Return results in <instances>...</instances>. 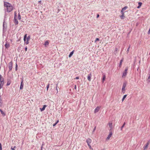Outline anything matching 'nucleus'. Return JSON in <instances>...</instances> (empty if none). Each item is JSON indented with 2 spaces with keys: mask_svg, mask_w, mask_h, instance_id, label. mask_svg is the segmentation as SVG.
<instances>
[{
  "mask_svg": "<svg viewBox=\"0 0 150 150\" xmlns=\"http://www.w3.org/2000/svg\"><path fill=\"white\" fill-rule=\"evenodd\" d=\"M4 6L5 8V10L6 9V11L8 13L10 12L13 9V7L11 4L8 2L4 1Z\"/></svg>",
  "mask_w": 150,
  "mask_h": 150,
  "instance_id": "f257e3e1",
  "label": "nucleus"
},
{
  "mask_svg": "<svg viewBox=\"0 0 150 150\" xmlns=\"http://www.w3.org/2000/svg\"><path fill=\"white\" fill-rule=\"evenodd\" d=\"M6 15H5V16H4V20L3 22V35L4 33H5L6 30V28H7V25H6V26H5V19L6 18Z\"/></svg>",
  "mask_w": 150,
  "mask_h": 150,
  "instance_id": "f03ea898",
  "label": "nucleus"
},
{
  "mask_svg": "<svg viewBox=\"0 0 150 150\" xmlns=\"http://www.w3.org/2000/svg\"><path fill=\"white\" fill-rule=\"evenodd\" d=\"M9 66V71H11L12 68H13V62L12 61H11L8 64Z\"/></svg>",
  "mask_w": 150,
  "mask_h": 150,
  "instance_id": "7ed1b4c3",
  "label": "nucleus"
},
{
  "mask_svg": "<svg viewBox=\"0 0 150 150\" xmlns=\"http://www.w3.org/2000/svg\"><path fill=\"white\" fill-rule=\"evenodd\" d=\"M5 41H6V43L5 45V47L6 48L8 49L10 47V44L7 42V39H6Z\"/></svg>",
  "mask_w": 150,
  "mask_h": 150,
  "instance_id": "20e7f679",
  "label": "nucleus"
},
{
  "mask_svg": "<svg viewBox=\"0 0 150 150\" xmlns=\"http://www.w3.org/2000/svg\"><path fill=\"white\" fill-rule=\"evenodd\" d=\"M128 70V68H126L125 69V71L123 72L122 77L125 76H126L127 73V71Z\"/></svg>",
  "mask_w": 150,
  "mask_h": 150,
  "instance_id": "39448f33",
  "label": "nucleus"
},
{
  "mask_svg": "<svg viewBox=\"0 0 150 150\" xmlns=\"http://www.w3.org/2000/svg\"><path fill=\"white\" fill-rule=\"evenodd\" d=\"M110 130L109 134L106 138L107 140H109L110 137H111L112 135V131H110Z\"/></svg>",
  "mask_w": 150,
  "mask_h": 150,
  "instance_id": "423d86ee",
  "label": "nucleus"
},
{
  "mask_svg": "<svg viewBox=\"0 0 150 150\" xmlns=\"http://www.w3.org/2000/svg\"><path fill=\"white\" fill-rule=\"evenodd\" d=\"M86 141L88 145H89L90 144H91L92 141L91 139L88 138L87 139Z\"/></svg>",
  "mask_w": 150,
  "mask_h": 150,
  "instance_id": "0eeeda50",
  "label": "nucleus"
},
{
  "mask_svg": "<svg viewBox=\"0 0 150 150\" xmlns=\"http://www.w3.org/2000/svg\"><path fill=\"white\" fill-rule=\"evenodd\" d=\"M149 141L148 142L144 145V149L143 150H145L147 148L149 144Z\"/></svg>",
  "mask_w": 150,
  "mask_h": 150,
  "instance_id": "6e6552de",
  "label": "nucleus"
},
{
  "mask_svg": "<svg viewBox=\"0 0 150 150\" xmlns=\"http://www.w3.org/2000/svg\"><path fill=\"white\" fill-rule=\"evenodd\" d=\"M92 76V74L91 73H90V74H89L88 75V76H87V79L88 81H91V78Z\"/></svg>",
  "mask_w": 150,
  "mask_h": 150,
  "instance_id": "1a4fd4ad",
  "label": "nucleus"
},
{
  "mask_svg": "<svg viewBox=\"0 0 150 150\" xmlns=\"http://www.w3.org/2000/svg\"><path fill=\"white\" fill-rule=\"evenodd\" d=\"M23 85H24V83H23V80H22L21 82L20 86V90L22 89L23 87Z\"/></svg>",
  "mask_w": 150,
  "mask_h": 150,
  "instance_id": "9d476101",
  "label": "nucleus"
},
{
  "mask_svg": "<svg viewBox=\"0 0 150 150\" xmlns=\"http://www.w3.org/2000/svg\"><path fill=\"white\" fill-rule=\"evenodd\" d=\"M7 80V83L6 84V86H8L10 84L11 82V79L10 78H8Z\"/></svg>",
  "mask_w": 150,
  "mask_h": 150,
  "instance_id": "9b49d317",
  "label": "nucleus"
},
{
  "mask_svg": "<svg viewBox=\"0 0 150 150\" xmlns=\"http://www.w3.org/2000/svg\"><path fill=\"white\" fill-rule=\"evenodd\" d=\"M47 105H43V107L42 108H40L41 111H44L45 110V108L47 107Z\"/></svg>",
  "mask_w": 150,
  "mask_h": 150,
  "instance_id": "f8f14e48",
  "label": "nucleus"
},
{
  "mask_svg": "<svg viewBox=\"0 0 150 150\" xmlns=\"http://www.w3.org/2000/svg\"><path fill=\"white\" fill-rule=\"evenodd\" d=\"M0 82H4V79L1 74H0Z\"/></svg>",
  "mask_w": 150,
  "mask_h": 150,
  "instance_id": "ddd939ff",
  "label": "nucleus"
},
{
  "mask_svg": "<svg viewBox=\"0 0 150 150\" xmlns=\"http://www.w3.org/2000/svg\"><path fill=\"white\" fill-rule=\"evenodd\" d=\"M100 109V108L98 107H97L95 109L94 113H96L98 112Z\"/></svg>",
  "mask_w": 150,
  "mask_h": 150,
  "instance_id": "4468645a",
  "label": "nucleus"
},
{
  "mask_svg": "<svg viewBox=\"0 0 150 150\" xmlns=\"http://www.w3.org/2000/svg\"><path fill=\"white\" fill-rule=\"evenodd\" d=\"M0 111L2 114L3 117H4L6 115V113L4 112L1 109H0Z\"/></svg>",
  "mask_w": 150,
  "mask_h": 150,
  "instance_id": "2eb2a0df",
  "label": "nucleus"
},
{
  "mask_svg": "<svg viewBox=\"0 0 150 150\" xmlns=\"http://www.w3.org/2000/svg\"><path fill=\"white\" fill-rule=\"evenodd\" d=\"M14 22L15 23V25H16L18 24V21L16 18H14Z\"/></svg>",
  "mask_w": 150,
  "mask_h": 150,
  "instance_id": "dca6fc26",
  "label": "nucleus"
},
{
  "mask_svg": "<svg viewBox=\"0 0 150 150\" xmlns=\"http://www.w3.org/2000/svg\"><path fill=\"white\" fill-rule=\"evenodd\" d=\"M123 61V59H121L120 61V63L119 65V67L120 68L121 67L122 62Z\"/></svg>",
  "mask_w": 150,
  "mask_h": 150,
  "instance_id": "f3484780",
  "label": "nucleus"
},
{
  "mask_svg": "<svg viewBox=\"0 0 150 150\" xmlns=\"http://www.w3.org/2000/svg\"><path fill=\"white\" fill-rule=\"evenodd\" d=\"M142 4V3L141 2H139L138 3V6H137V8H140L141 5Z\"/></svg>",
  "mask_w": 150,
  "mask_h": 150,
  "instance_id": "a211bd4d",
  "label": "nucleus"
},
{
  "mask_svg": "<svg viewBox=\"0 0 150 150\" xmlns=\"http://www.w3.org/2000/svg\"><path fill=\"white\" fill-rule=\"evenodd\" d=\"M74 52V50H73L69 54V57H71V56L73 54Z\"/></svg>",
  "mask_w": 150,
  "mask_h": 150,
  "instance_id": "6ab92c4d",
  "label": "nucleus"
},
{
  "mask_svg": "<svg viewBox=\"0 0 150 150\" xmlns=\"http://www.w3.org/2000/svg\"><path fill=\"white\" fill-rule=\"evenodd\" d=\"M127 84V82H126L125 81V82H124L123 83L122 87L125 88Z\"/></svg>",
  "mask_w": 150,
  "mask_h": 150,
  "instance_id": "aec40b11",
  "label": "nucleus"
},
{
  "mask_svg": "<svg viewBox=\"0 0 150 150\" xmlns=\"http://www.w3.org/2000/svg\"><path fill=\"white\" fill-rule=\"evenodd\" d=\"M2 101V98L1 96L0 95V107L2 105V103L1 102Z\"/></svg>",
  "mask_w": 150,
  "mask_h": 150,
  "instance_id": "412c9836",
  "label": "nucleus"
},
{
  "mask_svg": "<svg viewBox=\"0 0 150 150\" xmlns=\"http://www.w3.org/2000/svg\"><path fill=\"white\" fill-rule=\"evenodd\" d=\"M120 17L121 19H123L125 17L124 16V13H123L122 14V15L120 16Z\"/></svg>",
  "mask_w": 150,
  "mask_h": 150,
  "instance_id": "4be33fe9",
  "label": "nucleus"
},
{
  "mask_svg": "<svg viewBox=\"0 0 150 150\" xmlns=\"http://www.w3.org/2000/svg\"><path fill=\"white\" fill-rule=\"evenodd\" d=\"M4 84V82H0V89H1L3 86Z\"/></svg>",
  "mask_w": 150,
  "mask_h": 150,
  "instance_id": "5701e85b",
  "label": "nucleus"
},
{
  "mask_svg": "<svg viewBox=\"0 0 150 150\" xmlns=\"http://www.w3.org/2000/svg\"><path fill=\"white\" fill-rule=\"evenodd\" d=\"M27 34H25L24 36V38H23L24 42H25L26 41V40L27 39Z\"/></svg>",
  "mask_w": 150,
  "mask_h": 150,
  "instance_id": "b1692460",
  "label": "nucleus"
},
{
  "mask_svg": "<svg viewBox=\"0 0 150 150\" xmlns=\"http://www.w3.org/2000/svg\"><path fill=\"white\" fill-rule=\"evenodd\" d=\"M127 96V95L126 94L124 96L122 99V101L123 102L124 100H125V98Z\"/></svg>",
  "mask_w": 150,
  "mask_h": 150,
  "instance_id": "393cba45",
  "label": "nucleus"
},
{
  "mask_svg": "<svg viewBox=\"0 0 150 150\" xmlns=\"http://www.w3.org/2000/svg\"><path fill=\"white\" fill-rule=\"evenodd\" d=\"M106 76L105 75H103L102 78V81L103 82L105 80Z\"/></svg>",
  "mask_w": 150,
  "mask_h": 150,
  "instance_id": "a878e982",
  "label": "nucleus"
},
{
  "mask_svg": "<svg viewBox=\"0 0 150 150\" xmlns=\"http://www.w3.org/2000/svg\"><path fill=\"white\" fill-rule=\"evenodd\" d=\"M49 45V42L48 41H46V42H45V44H44V45L45 46L46 45Z\"/></svg>",
  "mask_w": 150,
  "mask_h": 150,
  "instance_id": "bb28decb",
  "label": "nucleus"
},
{
  "mask_svg": "<svg viewBox=\"0 0 150 150\" xmlns=\"http://www.w3.org/2000/svg\"><path fill=\"white\" fill-rule=\"evenodd\" d=\"M125 125V122H124L123 123V125L121 127V130L122 131V128H123V127H124Z\"/></svg>",
  "mask_w": 150,
  "mask_h": 150,
  "instance_id": "cd10ccee",
  "label": "nucleus"
},
{
  "mask_svg": "<svg viewBox=\"0 0 150 150\" xmlns=\"http://www.w3.org/2000/svg\"><path fill=\"white\" fill-rule=\"evenodd\" d=\"M18 17L19 20H21V17L19 13L18 14Z\"/></svg>",
  "mask_w": 150,
  "mask_h": 150,
  "instance_id": "c85d7f7f",
  "label": "nucleus"
},
{
  "mask_svg": "<svg viewBox=\"0 0 150 150\" xmlns=\"http://www.w3.org/2000/svg\"><path fill=\"white\" fill-rule=\"evenodd\" d=\"M109 127L110 128H111V129L112 128V123H109Z\"/></svg>",
  "mask_w": 150,
  "mask_h": 150,
  "instance_id": "c756f323",
  "label": "nucleus"
},
{
  "mask_svg": "<svg viewBox=\"0 0 150 150\" xmlns=\"http://www.w3.org/2000/svg\"><path fill=\"white\" fill-rule=\"evenodd\" d=\"M130 47V45H129V47H128V48H127V53H128V52H129V50Z\"/></svg>",
  "mask_w": 150,
  "mask_h": 150,
  "instance_id": "7c9ffc66",
  "label": "nucleus"
},
{
  "mask_svg": "<svg viewBox=\"0 0 150 150\" xmlns=\"http://www.w3.org/2000/svg\"><path fill=\"white\" fill-rule=\"evenodd\" d=\"M127 8V6H125V7L122 8V10L124 11V10H126Z\"/></svg>",
  "mask_w": 150,
  "mask_h": 150,
  "instance_id": "2f4dec72",
  "label": "nucleus"
},
{
  "mask_svg": "<svg viewBox=\"0 0 150 150\" xmlns=\"http://www.w3.org/2000/svg\"><path fill=\"white\" fill-rule=\"evenodd\" d=\"M29 40H26V41L25 42V43L26 45L28 44L29 42Z\"/></svg>",
  "mask_w": 150,
  "mask_h": 150,
  "instance_id": "473e14b6",
  "label": "nucleus"
},
{
  "mask_svg": "<svg viewBox=\"0 0 150 150\" xmlns=\"http://www.w3.org/2000/svg\"><path fill=\"white\" fill-rule=\"evenodd\" d=\"M17 16L16 11H15L14 13V18H16V17Z\"/></svg>",
  "mask_w": 150,
  "mask_h": 150,
  "instance_id": "72a5a7b5",
  "label": "nucleus"
},
{
  "mask_svg": "<svg viewBox=\"0 0 150 150\" xmlns=\"http://www.w3.org/2000/svg\"><path fill=\"white\" fill-rule=\"evenodd\" d=\"M16 147V146H14L13 147L12 146H11V149H12V150H15V148Z\"/></svg>",
  "mask_w": 150,
  "mask_h": 150,
  "instance_id": "f704fd0d",
  "label": "nucleus"
},
{
  "mask_svg": "<svg viewBox=\"0 0 150 150\" xmlns=\"http://www.w3.org/2000/svg\"><path fill=\"white\" fill-rule=\"evenodd\" d=\"M30 38V35H28L27 38V40H29Z\"/></svg>",
  "mask_w": 150,
  "mask_h": 150,
  "instance_id": "c9c22d12",
  "label": "nucleus"
},
{
  "mask_svg": "<svg viewBox=\"0 0 150 150\" xmlns=\"http://www.w3.org/2000/svg\"><path fill=\"white\" fill-rule=\"evenodd\" d=\"M57 85H58V84H56V90L57 91V93H58V89H57Z\"/></svg>",
  "mask_w": 150,
  "mask_h": 150,
  "instance_id": "e433bc0d",
  "label": "nucleus"
},
{
  "mask_svg": "<svg viewBox=\"0 0 150 150\" xmlns=\"http://www.w3.org/2000/svg\"><path fill=\"white\" fill-rule=\"evenodd\" d=\"M96 126H95L93 130V132H92V133H94V132H95V131L96 129Z\"/></svg>",
  "mask_w": 150,
  "mask_h": 150,
  "instance_id": "4c0bfd02",
  "label": "nucleus"
},
{
  "mask_svg": "<svg viewBox=\"0 0 150 150\" xmlns=\"http://www.w3.org/2000/svg\"><path fill=\"white\" fill-rule=\"evenodd\" d=\"M99 41V39L98 38H96V40L95 41V42H96L97 41Z\"/></svg>",
  "mask_w": 150,
  "mask_h": 150,
  "instance_id": "58836bf2",
  "label": "nucleus"
},
{
  "mask_svg": "<svg viewBox=\"0 0 150 150\" xmlns=\"http://www.w3.org/2000/svg\"><path fill=\"white\" fill-rule=\"evenodd\" d=\"M16 70L17 71L18 69V65L17 64V63L16 64Z\"/></svg>",
  "mask_w": 150,
  "mask_h": 150,
  "instance_id": "ea45409f",
  "label": "nucleus"
},
{
  "mask_svg": "<svg viewBox=\"0 0 150 150\" xmlns=\"http://www.w3.org/2000/svg\"><path fill=\"white\" fill-rule=\"evenodd\" d=\"M49 86H50V84L49 83H48V85H47V91L48 90V89L49 88Z\"/></svg>",
  "mask_w": 150,
  "mask_h": 150,
  "instance_id": "a19ab883",
  "label": "nucleus"
},
{
  "mask_svg": "<svg viewBox=\"0 0 150 150\" xmlns=\"http://www.w3.org/2000/svg\"><path fill=\"white\" fill-rule=\"evenodd\" d=\"M149 81H150V74H149V76L148 77V79H147Z\"/></svg>",
  "mask_w": 150,
  "mask_h": 150,
  "instance_id": "79ce46f5",
  "label": "nucleus"
},
{
  "mask_svg": "<svg viewBox=\"0 0 150 150\" xmlns=\"http://www.w3.org/2000/svg\"><path fill=\"white\" fill-rule=\"evenodd\" d=\"M122 91H125V88L122 87Z\"/></svg>",
  "mask_w": 150,
  "mask_h": 150,
  "instance_id": "37998d69",
  "label": "nucleus"
},
{
  "mask_svg": "<svg viewBox=\"0 0 150 150\" xmlns=\"http://www.w3.org/2000/svg\"><path fill=\"white\" fill-rule=\"evenodd\" d=\"M0 150H2V145L1 143H0Z\"/></svg>",
  "mask_w": 150,
  "mask_h": 150,
  "instance_id": "c03bdc74",
  "label": "nucleus"
},
{
  "mask_svg": "<svg viewBox=\"0 0 150 150\" xmlns=\"http://www.w3.org/2000/svg\"><path fill=\"white\" fill-rule=\"evenodd\" d=\"M88 146L89 147V148L90 149H93L92 148H91V144H90L89 145H88Z\"/></svg>",
  "mask_w": 150,
  "mask_h": 150,
  "instance_id": "a18cd8bd",
  "label": "nucleus"
},
{
  "mask_svg": "<svg viewBox=\"0 0 150 150\" xmlns=\"http://www.w3.org/2000/svg\"><path fill=\"white\" fill-rule=\"evenodd\" d=\"M25 51H27V47H25Z\"/></svg>",
  "mask_w": 150,
  "mask_h": 150,
  "instance_id": "49530a36",
  "label": "nucleus"
},
{
  "mask_svg": "<svg viewBox=\"0 0 150 150\" xmlns=\"http://www.w3.org/2000/svg\"><path fill=\"white\" fill-rule=\"evenodd\" d=\"M117 48H115V52L117 51Z\"/></svg>",
  "mask_w": 150,
  "mask_h": 150,
  "instance_id": "de8ad7c7",
  "label": "nucleus"
},
{
  "mask_svg": "<svg viewBox=\"0 0 150 150\" xmlns=\"http://www.w3.org/2000/svg\"><path fill=\"white\" fill-rule=\"evenodd\" d=\"M123 11H124L123 10H122V9L121 10V13L122 14L123 13H124V12H123Z\"/></svg>",
  "mask_w": 150,
  "mask_h": 150,
  "instance_id": "09e8293b",
  "label": "nucleus"
},
{
  "mask_svg": "<svg viewBox=\"0 0 150 150\" xmlns=\"http://www.w3.org/2000/svg\"><path fill=\"white\" fill-rule=\"evenodd\" d=\"M79 79V77L78 76L76 77L75 79Z\"/></svg>",
  "mask_w": 150,
  "mask_h": 150,
  "instance_id": "8fccbe9b",
  "label": "nucleus"
},
{
  "mask_svg": "<svg viewBox=\"0 0 150 150\" xmlns=\"http://www.w3.org/2000/svg\"><path fill=\"white\" fill-rule=\"evenodd\" d=\"M99 16V15L98 14H97V17H96V18H98Z\"/></svg>",
  "mask_w": 150,
  "mask_h": 150,
  "instance_id": "3c124183",
  "label": "nucleus"
},
{
  "mask_svg": "<svg viewBox=\"0 0 150 150\" xmlns=\"http://www.w3.org/2000/svg\"><path fill=\"white\" fill-rule=\"evenodd\" d=\"M57 124L56 123V122L53 125V126L54 127V126H55Z\"/></svg>",
  "mask_w": 150,
  "mask_h": 150,
  "instance_id": "603ef678",
  "label": "nucleus"
},
{
  "mask_svg": "<svg viewBox=\"0 0 150 150\" xmlns=\"http://www.w3.org/2000/svg\"><path fill=\"white\" fill-rule=\"evenodd\" d=\"M40 4L41 3V1H40L38 2Z\"/></svg>",
  "mask_w": 150,
  "mask_h": 150,
  "instance_id": "864d4df0",
  "label": "nucleus"
},
{
  "mask_svg": "<svg viewBox=\"0 0 150 150\" xmlns=\"http://www.w3.org/2000/svg\"><path fill=\"white\" fill-rule=\"evenodd\" d=\"M76 85H75V86H74V89H76Z\"/></svg>",
  "mask_w": 150,
  "mask_h": 150,
  "instance_id": "5fc2aeb1",
  "label": "nucleus"
},
{
  "mask_svg": "<svg viewBox=\"0 0 150 150\" xmlns=\"http://www.w3.org/2000/svg\"><path fill=\"white\" fill-rule=\"evenodd\" d=\"M59 122V120H57V122H56V123L57 124Z\"/></svg>",
  "mask_w": 150,
  "mask_h": 150,
  "instance_id": "6e6d98bb",
  "label": "nucleus"
},
{
  "mask_svg": "<svg viewBox=\"0 0 150 150\" xmlns=\"http://www.w3.org/2000/svg\"><path fill=\"white\" fill-rule=\"evenodd\" d=\"M122 92L123 93H124L125 92V91H122Z\"/></svg>",
  "mask_w": 150,
  "mask_h": 150,
  "instance_id": "4d7b16f0",
  "label": "nucleus"
},
{
  "mask_svg": "<svg viewBox=\"0 0 150 150\" xmlns=\"http://www.w3.org/2000/svg\"><path fill=\"white\" fill-rule=\"evenodd\" d=\"M44 145V143H43H43L42 144V146H42V147H43V145Z\"/></svg>",
  "mask_w": 150,
  "mask_h": 150,
  "instance_id": "13d9d810",
  "label": "nucleus"
},
{
  "mask_svg": "<svg viewBox=\"0 0 150 150\" xmlns=\"http://www.w3.org/2000/svg\"><path fill=\"white\" fill-rule=\"evenodd\" d=\"M42 146H41V150H42Z\"/></svg>",
  "mask_w": 150,
  "mask_h": 150,
  "instance_id": "bf43d9fd",
  "label": "nucleus"
},
{
  "mask_svg": "<svg viewBox=\"0 0 150 150\" xmlns=\"http://www.w3.org/2000/svg\"><path fill=\"white\" fill-rule=\"evenodd\" d=\"M11 40V41H12V40Z\"/></svg>",
  "mask_w": 150,
  "mask_h": 150,
  "instance_id": "052dcab7",
  "label": "nucleus"
}]
</instances>
